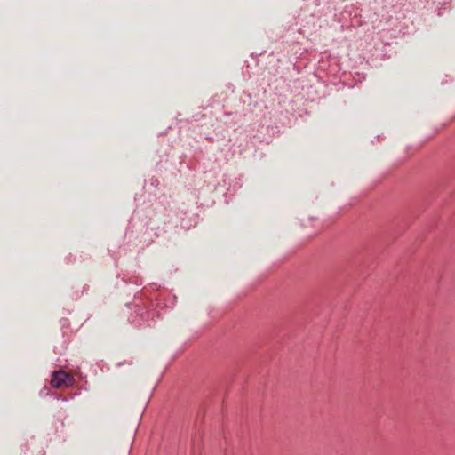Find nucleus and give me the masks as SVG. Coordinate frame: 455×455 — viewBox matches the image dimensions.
Returning a JSON list of instances; mask_svg holds the SVG:
<instances>
[{"label":"nucleus","mask_w":455,"mask_h":455,"mask_svg":"<svg viewBox=\"0 0 455 455\" xmlns=\"http://www.w3.org/2000/svg\"><path fill=\"white\" fill-rule=\"evenodd\" d=\"M74 378L64 371H55L51 380V384L55 388L69 387L74 383Z\"/></svg>","instance_id":"nucleus-1"}]
</instances>
